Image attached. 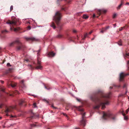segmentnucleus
Instances as JSON below:
<instances>
[{"label": "nucleus", "instance_id": "obj_1", "mask_svg": "<svg viewBox=\"0 0 129 129\" xmlns=\"http://www.w3.org/2000/svg\"><path fill=\"white\" fill-rule=\"evenodd\" d=\"M111 93L108 94H104L102 91L99 90L95 93L89 96L90 99L93 101L97 102L98 105L94 107V109H98L102 106V109H103L105 107L106 105L109 104V99L110 98Z\"/></svg>", "mask_w": 129, "mask_h": 129}, {"label": "nucleus", "instance_id": "obj_2", "mask_svg": "<svg viewBox=\"0 0 129 129\" xmlns=\"http://www.w3.org/2000/svg\"><path fill=\"white\" fill-rule=\"evenodd\" d=\"M41 49H40L38 51H37V56H38L37 61L36 63L35 62H33L34 64L36 66L35 67H33L31 65L29 64L28 65V67L29 68V69L31 70L34 69L35 68L36 69L42 70L43 69V67L41 66V60L39 58V56L40 55Z\"/></svg>", "mask_w": 129, "mask_h": 129}, {"label": "nucleus", "instance_id": "obj_3", "mask_svg": "<svg viewBox=\"0 0 129 129\" xmlns=\"http://www.w3.org/2000/svg\"><path fill=\"white\" fill-rule=\"evenodd\" d=\"M15 44H16V49L17 50H23L25 48V46L20 42L19 39L18 38L13 42L10 44V46H13Z\"/></svg>", "mask_w": 129, "mask_h": 129}, {"label": "nucleus", "instance_id": "obj_4", "mask_svg": "<svg viewBox=\"0 0 129 129\" xmlns=\"http://www.w3.org/2000/svg\"><path fill=\"white\" fill-rule=\"evenodd\" d=\"M61 15L59 12H57L53 17V19L55 22L58 26V28L60 30L61 29V26L59 25L60 20L61 18Z\"/></svg>", "mask_w": 129, "mask_h": 129}, {"label": "nucleus", "instance_id": "obj_5", "mask_svg": "<svg viewBox=\"0 0 129 129\" xmlns=\"http://www.w3.org/2000/svg\"><path fill=\"white\" fill-rule=\"evenodd\" d=\"M103 117L104 119H106L108 118H109L114 121L116 119V116L115 115L110 112H108L107 113L104 112Z\"/></svg>", "mask_w": 129, "mask_h": 129}, {"label": "nucleus", "instance_id": "obj_6", "mask_svg": "<svg viewBox=\"0 0 129 129\" xmlns=\"http://www.w3.org/2000/svg\"><path fill=\"white\" fill-rule=\"evenodd\" d=\"M6 23L8 24L12 25L13 28L11 26L10 29L11 30H13L14 31L17 32L20 29L19 27H18L15 28L14 27L13 25H16V22L15 21H11L10 20H9L6 22Z\"/></svg>", "mask_w": 129, "mask_h": 129}, {"label": "nucleus", "instance_id": "obj_7", "mask_svg": "<svg viewBox=\"0 0 129 129\" xmlns=\"http://www.w3.org/2000/svg\"><path fill=\"white\" fill-rule=\"evenodd\" d=\"M30 113L31 116L30 117H28L26 119V121H27L28 120L30 121V120L32 119L34 116H36V117H38L39 115H36L35 114L33 113L32 110H30Z\"/></svg>", "mask_w": 129, "mask_h": 129}, {"label": "nucleus", "instance_id": "obj_8", "mask_svg": "<svg viewBox=\"0 0 129 129\" xmlns=\"http://www.w3.org/2000/svg\"><path fill=\"white\" fill-rule=\"evenodd\" d=\"M16 106H14L13 107H9L7 108L5 111V113H7V115L8 116V115L7 114L8 113L12 111L13 109H16Z\"/></svg>", "mask_w": 129, "mask_h": 129}, {"label": "nucleus", "instance_id": "obj_9", "mask_svg": "<svg viewBox=\"0 0 129 129\" xmlns=\"http://www.w3.org/2000/svg\"><path fill=\"white\" fill-rule=\"evenodd\" d=\"M82 115V120L80 121V123L81 125H82L84 126L85 124V120L84 118L85 117V113L83 114L81 113Z\"/></svg>", "mask_w": 129, "mask_h": 129}, {"label": "nucleus", "instance_id": "obj_10", "mask_svg": "<svg viewBox=\"0 0 129 129\" xmlns=\"http://www.w3.org/2000/svg\"><path fill=\"white\" fill-rule=\"evenodd\" d=\"M129 75V74H125L123 73H121L119 77V81H122L125 76L128 75Z\"/></svg>", "mask_w": 129, "mask_h": 129}, {"label": "nucleus", "instance_id": "obj_11", "mask_svg": "<svg viewBox=\"0 0 129 129\" xmlns=\"http://www.w3.org/2000/svg\"><path fill=\"white\" fill-rule=\"evenodd\" d=\"M106 12V11L104 9H101L98 10L97 13L98 15V16H96V17L98 18L100 15L102 13H105Z\"/></svg>", "mask_w": 129, "mask_h": 129}, {"label": "nucleus", "instance_id": "obj_12", "mask_svg": "<svg viewBox=\"0 0 129 129\" xmlns=\"http://www.w3.org/2000/svg\"><path fill=\"white\" fill-rule=\"evenodd\" d=\"M7 85L9 87L11 86L12 87H15L16 85V84L14 82H9L7 83Z\"/></svg>", "mask_w": 129, "mask_h": 129}, {"label": "nucleus", "instance_id": "obj_13", "mask_svg": "<svg viewBox=\"0 0 129 129\" xmlns=\"http://www.w3.org/2000/svg\"><path fill=\"white\" fill-rule=\"evenodd\" d=\"M55 55V53L53 52H49L48 54V56L49 57H54Z\"/></svg>", "mask_w": 129, "mask_h": 129}, {"label": "nucleus", "instance_id": "obj_14", "mask_svg": "<svg viewBox=\"0 0 129 129\" xmlns=\"http://www.w3.org/2000/svg\"><path fill=\"white\" fill-rule=\"evenodd\" d=\"M50 26L52 27L54 29H55L56 28V26L55 23L53 22H52L50 24Z\"/></svg>", "mask_w": 129, "mask_h": 129}, {"label": "nucleus", "instance_id": "obj_15", "mask_svg": "<svg viewBox=\"0 0 129 129\" xmlns=\"http://www.w3.org/2000/svg\"><path fill=\"white\" fill-rule=\"evenodd\" d=\"M123 1H121V4L119 5L118 7L117 8V9L118 10L121 7L122 5L123 4Z\"/></svg>", "mask_w": 129, "mask_h": 129}, {"label": "nucleus", "instance_id": "obj_16", "mask_svg": "<svg viewBox=\"0 0 129 129\" xmlns=\"http://www.w3.org/2000/svg\"><path fill=\"white\" fill-rule=\"evenodd\" d=\"M24 101L23 100L21 99V100L19 102V105L20 106L22 104L24 103Z\"/></svg>", "mask_w": 129, "mask_h": 129}, {"label": "nucleus", "instance_id": "obj_17", "mask_svg": "<svg viewBox=\"0 0 129 129\" xmlns=\"http://www.w3.org/2000/svg\"><path fill=\"white\" fill-rule=\"evenodd\" d=\"M78 110L82 112L83 111V109L82 108L81 106H79L78 107V108L77 109Z\"/></svg>", "mask_w": 129, "mask_h": 129}, {"label": "nucleus", "instance_id": "obj_18", "mask_svg": "<svg viewBox=\"0 0 129 129\" xmlns=\"http://www.w3.org/2000/svg\"><path fill=\"white\" fill-rule=\"evenodd\" d=\"M26 40H31L33 41L35 40V39L34 38H26Z\"/></svg>", "mask_w": 129, "mask_h": 129}, {"label": "nucleus", "instance_id": "obj_19", "mask_svg": "<svg viewBox=\"0 0 129 129\" xmlns=\"http://www.w3.org/2000/svg\"><path fill=\"white\" fill-rule=\"evenodd\" d=\"M123 56L125 59V57L128 58L127 56H129V53H126L125 54H124Z\"/></svg>", "mask_w": 129, "mask_h": 129}, {"label": "nucleus", "instance_id": "obj_20", "mask_svg": "<svg viewBox=\"0 0 129 129\" xmlns=\"http://www.w3.org/2000/svg\"><path fill=\"white\" fill-rule=\"evenodd\" d=\"M107 30L106 29V28H103L102 29V30L101 31V33H103L106 30Z\"/></svg>", "mask_w": 129, "mask_h": 129}, {"label": "nucleus", "instance_id": "obj_21", "mask_svg": "<svg viewBox=\"0 0 129 129\" xmlns=\"http://www.w3.org/2000/svg\"><path fill=\"white\" fill-rule=\"evenodd\" d=\"M122 114L123 116H124V119L125 120H126L127 119V117L126 116H125V114L124 113H123V112L122 113Z\"/></svg>", "mask_w": 129, "mask_h": 129}, {"label": "nucleus", "instance_id": "obj_22", "mask_svg": "<svg viewBox=\"0 0 129 129\" xmlns=\"http://www.w3.org/2000/svg\"><path fill=\"white\" fill-rule=\"evenodd\" d=\"M63 35L60 34H59L57 36V37L58 38H61L63 37Z\"/></svg>", "mask_w": 129, "mask_h": 129}, {"label": "nucleus", "instance_id": "obj_23", "mask_svg": "<svg viewBox=\"0 0 129 129\" xmlns=\"http://www.w3.org/2000/svg\"><path fill=\"white\" fill-rule=\"evenodd\" d=\"M88 34L87 33H86L84 35V38L82 39L83 40H84L85 39V38L87 37H88Z\"/></svg>", "mask_w": 129, "mask_h": 129}, {"label": "nucleus", "instance_id": "obj_24", "mask_svg": "<svg viewBox=\"0 0 129 129\" xmlns=\"http://www.w3.org/2000/svg\"><path fill=\"white\" fill-rule=\"evenodd\" d=\"M83 17L84 18L86 19H87L88 18V16L86 15H83Z\"/></svg>", "mask_w": 129, "mask_h": 129}, {"label": "nucleus", "instance_id": "obj_25", "mask_svg": "<svg viewBox=\"0 0 129 129\" xmlns=\"http://www.w3.org/2000/svg\"><path fill=\"white\" fill-rule=\"evenodd\" d=\"M8 32V31L6 30H2V33L3 34H5Z\"/></svg>", "mask_w": 129, "mask_h": 129}, {"label": "nucleus", "instance_id": "obj_26", "mask_svg": "<svg viewBox=\"0 0 129 129\" xmlns=\"http://www.w3.org/2000/svg\"><path fill=\"white\" fill-rule=\"evenodd\" d=\"M122 41L121 40H120L118 42V44L119 46L122 45Z\"/></svg>", "mask_w": 129, "mask_h": 129}, {"label": "nucleus", "instance_id": "obj_27", "mask_svg": "<svg viewBox=\"0 0 129 129\" xmlns=\"http://www.w3.org/2000/svg\"><path fill=\"white\" fill-rule=\"evenodd\" d=\"M127 70L129 71V60L127 61Z\"/></svg>", "mask_w": 129, "mask_h": 129}, {"label": "nucleus", "instance_id": "obj_28", "mask_svg": "<svg viewBox=\"0 0 129 129\" xmlns=\"http://www.w3.org/2000/svg\"><path fill=\"white\" fill-rule=\"evenodd\" d=\"M125 27V26H124L123 27H121L119 28V31H121Z\"/></svg>", "mask_w": 129, "mask_h": 129}, {"label": "nucleus", "instance_id": "obj_29", "mask_svg": "<svg viewBox=\"0 0 129 129\" xmlns=\"http://www.w3.org/2000/svg\"><path fill=\"white\" fill-rule=\"evenodd\" d=\"M13 9V6H11L10 8V11H12Z\"/></svg>", "mask_w": 129, "mask_h": 129}, {"label": "nucleus", "instance_id": "obj_30", "mask_svg": "<svg viewBox=\"0 0 129 129\" xmlns=\"http://www.w3.org/2000/svg\"><path fill=\"white\" fill-rule=\"evenodd\" d=\"M116 16V14H114L113 15V18H114Z\"/></svg>", "mask_w": 129, "mask_h": 129}, {"label": "nucleus", "instance_id": "obj_31", "mask_svg": "<svg viewBox=\"0 0 129 129\" xmlns=\"http://www.w3.org/2000/svg\"><path fill=\"white\" fill-rule=\"evenodd\" d=\"M61 9L62 10L65 11L66 7H63Z\"/></svg>", "mask_w": 129, "mask_h": 129}, {"label": "nucleus", "instance_id": "obj_32", "mask_svg": "<svg viewBox=\"0 0 129 129\" xmlns=\"http://www.w3.org/2000/svg\"><path fill=\"white\" fill-rule=\"evenodd\" d=\"M24 82V81L23 80H22L21 82V84L22 85H23L24 83H23Z\"/></svg>", "mask_w": 129, "mask_h": 129}, {"label": "nucleus", "instance_id": "obj_33", "mask_svg": "<svg viewBox=\"0 0 129 129\" xmlns=\"http://www.w3.org/2000/svg\"><path fill=\"white\" fill-rule=\"evenodd\" d=\"M16 116L15 115L14 116H13V115H11L10 116V118H16Z\"/></svg>", "mask_w": 129, "mask_h": 129}, {"label": "nucleus", "instance_id": "obj_34", "mask_svg": "<svg viewBox=\"0 0 129 129\" xmlns=\"http://www.w3.org/2000/svg\"><path fill=\"white\" fill-rule=\"evenodd\" d=\"M129 111V108H128L126 110V114H127Z\"/></svg>", "mask_w": 129, "mask_h": 129}, {"label": "nucleus", "instance_id": "obj_35", "mask_svg": "<svg viewBox=\"0 0 129 129\" xmlns=\"http://www.w3.org/2000/svg\"><path fill=\"white\" fill-rule=\"evenodd\" d=\"M7 66L8 67L11 66V65L10 63H8L7 64Z\"/></svg>", "mask_w": 129, "mask_h": 129}, {"label": "nucleus", "instance_id": "obj_36", "mask_svg": "<svg viewBox=\"0 0 129 129\" xmlns=\"http://www.w3.org/2000/svg\"><path fill=\"white\" fill-rule=\"evenodd\" d=\"M127 84H124L123 85V87L124 88L126 87L127 86Z\"/></svg>", "mask_w": 129, "mask_h": 129}, {"label": "nucleus", "instance_id": "obj_37", "mask_svg": "<svg viewBox=\"0 0 129 129\" xmlns=\"http://www.w3.org/2000/svg\"><path fill=\"white\" fill-rule=\"evenodd\" d=\"M1 91L3 92H5V89L3 88H1Z\"/></svg>", "mask_w": 129, "mask_h": 129}, {"label": "nucleus", "instance_id": "obj_38", "mask_svg": "<svg viewBox=\"0 0 129 129\" xmlns=\"http://www.w3.org/2000/svg\"><path fill=\"white\" fill-rule=\"evenodd\" d=\"M33 106H34V107H36V103H34Z\"/></svg>", "mask_w": 129, "mask_h": 129}, {"label": "nucleus", "instance_id": "obj_39", "mask_svg": "<svg viewBox=\"0 0 129 129\" xmlns=\"http://www.w3.org/2000/svg\"><path fill=\"white\" fill-rule=\"evenodd\" d=\"M51 106H52V107H53V109H56V107H54V106H53V105H52Z\"/></svg>", "mask_w": 129, "mask_h": 129}, {"label": "nucleus", "instance_id": "obj_40", "mask_svg": "<svg viewBox=\"0 0 129 129\" xmlns=\"http://www.w3.org/2000/svg\"><path fill=\"white\" fill-rule=\"evenodd\" d=\"M114 86H115L116 87H120V86H116V85H114Z\"/></svg>", "mask_w": 129, "mask_h": 129}, {"label": "nucleus", "instance_id": "obj_41", "mask_svg": "<svg viewBox=\"0 0 129 129\" xmlns=\"http://www.w3.org/2000/svg\"><path fill=\"white\" fill-rule=\"evenodd\" d=\"M45 87L46 88L48 89L50 88H49V87H47L46 86H45Z\"/></svg>", "mask_w": 129, "mask_h": 129}, {"label": "nucleus", "instance_id": "obj_42", "mask_svg": "<svg viewBox=\"0 0 129 129\" xmlns=\"http://www.w3.org/2000/svg\"><path fill=\"white\" fill-rule=\"evenodd\" d=\"M31 127H33V126H35L36 125H35L34 124H31Z\"/></svg>", "mask_w": 129, "mask_h": 129}, {"label": "nucleus", "instance_id": "obj_43", "mask_svg": "<svg viewBox=\"0 0 129 129\" xmlns=\"http://www.w3.org/2000/svg\"><path fill=\"white\" fill-rule=\"evenodd\" d=\"M126 5H129V3L127 2L125 4Z\"/></svg>", "mask_w": 129, "mask_h": 129}, {"label": "nucleus", "instance_id": "obj_44", "mask_svg": "<svg viewBox=\"0 0 129 129\" xmlns=\"http://www.w3.org/2000/svg\"><path fill=\"white\" fill-rule=\"evenodd\" d=\"M71 2V0H69L68 1V3H70Z\"/></svg>", "mask_w": 129, "mask_h": 129}, {"label": "nucleus", "instance_id": "obj_45", "mask_svg": "<svg viewBox=\"0 0 129 129\" xmlns=\"http://www.w3.org/2000/svg\"><path fill=\"white\" fill-rule=\"evenodd\" d=\"M2 50L1 48H0V55H1V53L2 52Z\"/></svg>", "mask_w": 129, "mask_h": 129}, {"label": "nucleus", "instance_id": "obj_46", "mask_svg": "<svg viewBox=\"0 0 129 129\" xmlns=\"http://www.w3.org/2000/svg\"><path fill=\"white\" fill-rule=\"evenodd\" d=\"M95 17H96L95 15L94 14H93V18H94Z\"/></svg>", "mask_w": 129, "mask_h": 129}, {"label": "nucleus", "instance_id": "obj_47", "mask_svg": "<svg viewBox=\"0 0 129 129\" xmlns=\"http://www.w3.org/2000/svg\"><path fill=\"white\" fill-rule=\"evenodd\" d=\"M92 31H91L89 32V35H90L92 33Z\"/></svg>", "mask_w": 129, "mask_h": 129}, {"label": "nucleus", "instance_id": "obj_48", "mask_svg": "<svg viewBox=\"0 0 129 129\" xmlns=\"http://www.w3.org/2000/svg\"><path fill=\"white\" fill-rule=\"evenodd\" d=\"M28 28L29 29H31V27L30 26H28Z\"/></svg>", "mask_w": 129, "mask_h": 129}, {"label": "nucleus", "instance_id": "obj_49", "mask_svg": "<svg viewBox=\"0 0 129 129\" xmlns=\"http://www.w3.org/2000/svg\"><path fill=\"white\" fill-rule=\"evenodd\" d=\"M77 100L78 102H80V99H77Z\"/></svg>", "mask_w": 129, "mask_h": 129}, {"label": "nucleus", "instance_id": "obj_50", "mask_svg": "<svg viewBox=\"0 0 129 129\" xmlns=\"http://www.w3.org/2000/svg\"><path fill=\"white\" fill-rule=\"evenodd\" d=\"M0 81L2 83H4V81H3L1 80Z\"/></svg>", "mask_w": 129, "mask_h": 129}, {"label": "nucleus", "instance_id": "obj_51", "mask_svg": "<svg viewBox=\"0 0 129 129\" xmlns=\"http://www.w3.org/2000/svg\"><path fill=\"white\" fill-rule=\"evenodd\" d=\"M109 27V26H108L106 27V29L107 30V29H108Z\"/></svg>", "mask_w": 129, "mask_h": 129}, {"label": "nucleus", "instance_id": "obj_52", "mask_svg": "<svg viewBox=\"0 0 129 129\" xmlns=\"http://www.w3.org/2000/svg\"><path fill=\"white\" fill-rule=\"evenodd\" d=\"M73 31L74 33H76V30H74Z\"/></svg>", "mask_w": 129, "mask_h": 129}, {"label": "nucleus", "instance_id": "obj_53", "mask_svg": "<svg viewBox=\"0 0 129 129\" xmlns=\"http://www.w3.org/2000/svg\"><path fill=\"white\" fill-rule=\"evenodd\" d=\"M2 106L3 105L2 104L0 105V108H2Z\"/></svg>", "mask_w": 129, "mask_h": 129}, {"label": "nucleus", "instance_id": "obj_54", "mask_svg": "<svg viewBox=\"0 0 129 129\" xmlns=\"http://www.w3.org/2000/svg\"><path fill=\"white\" fill-rule=\"evenodd\" d=\"M63 115H65V116H67V115H66V114L63 113Z\"/></svg>", "mask_w": 129, "mask_h": 129}, {"label": "nucleus", "instance_id": "obj_55", "mask_svg": "<svg viewBox=\"0 0 129 129\" xmlns=\"http://www.w3.org/2000/svg\"><path fill=\"white\" fill-rule=\"evenodd\" d=\"M25 61L27 62H28L29 61V60L28 59H26L25 60Z\"/></svg>", "mask_w": 129, "mask_h": 129}, {"label": "nucleus", "instance_id": "obj_56", "mask_svg": "<svg viewBox=\"0 0 129 129\" xmlns=\"http://www.w3.org/2000/svg\"><path fill=\"white\" fill-rule=\"evenodd\" d=\"M112 87H112L110 86V89H112Z\"/></svg>", "mask_w": 129, "mask_h": 129}, {"label": "nucleus", "instance_id": "obj_57", "mask_svg": "<svg viewBox=\"0 0 129 129\" xmlns=\"http://www.w3.org/2000/svg\"><path fill=\"white\" fill-rule=\"evenodd\" d=\"M14 124H11L10 125V126H13V125H14Z\"/></svg>", "mask_w": 129, "mask_h": 129}, {"label": "nucleus", "instance_id": "obj_58", "mask_svg": "<svg viewBox=\"0 0 129 129\" xmlns=\"http://www.w3.org/2000/svg\"><path fill=\"white\" fill-rule=\"evenodd\" d=\"M45 101H46V102H47V103H48V102L47 101H46V100H45Z\"/></svg>", "mask_w": 129, "mask_h": 129}, {"label": "nucleus", "instance_id": "obj_59", "mask_svg": "<svg viewBox=\"0 0 129 129\" xmlns=\"http://www.w3.org/2000/svg\"><path fill=\"white\" fill-rule=\"evenodd\" d=\"M76 129H80L79 128H76Z\"/></svg>", "mask_w": 129, "mask_h": 129}, {"label": "nucleus", "instance_id": "obj_60", "mask_svg": "<svg viewBox=\"0 0 129 129\" xmlns=\"http://www.w3.org/2000/svg\"><path fill=\"white\" fill-rule=\"evenodd\" d=\"M114 25L115 26L116 25V24H114Z\"/></svg>", "mask_w": 129, "mask_h": 129}, {"label": "nucleus", "instance_id": "obj_61", "mask_svg": "<svg viewBox=\"0 0 129 129\" xmlns=\"http://www.w3.org/2000/svg\"><path fill=\"white\" fill-rule=\"evenodd\" d=\"M128 26H129V22L128 23V25H127V27H128Z\"/></svg>", "mask_w": 129, "mask_h": 129}, {"label": "nucleus", "instance_id": "obj_62", "mask_svg": "<svg viewBox=\"0 0 129 129\" xmlns=\"http://www.w3.org/2000/svg\"><path fill=\"white\" fill-rule=\"evenodd\" d=\"M2 118V117H0V119H1Z\"/></svg>", "mask_w": 129, "mask_h": 129}, {"label": "nucleus", "instance_id": "obj_63", "mask_svg": "<svg viewBox=\"0 0 129 129\" xmlns=\"http://www.w3.org/2000/svg\"><path fill=\"white\" fill-rule=\"evenodd\" d=\"M10 96H12V94H10Z\"/></svg>", "mask_w": 129, "mask_h": 129}, {"label": "nucleus", "instance_id": "obj_64", "mask_svg": "<svg viewBox=\"0 0 129 129\" xmlns=\"http://www.w3.org/2000/svg\"><path fill=\"white\" fill-rule=\"evenodd\" d=\"M17 93L18 94H19V93H18V91H17Z\"/></svg>", "mask_w": 129, "mask_h": 129}]
</instances>
